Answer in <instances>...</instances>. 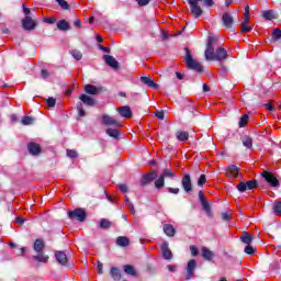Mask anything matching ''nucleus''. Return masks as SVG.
Masks as SVG:
<instances>
[{
    "mask_svg": "<svg viewBox=\"0 0 281 281\" xmlns=\"http://www.w3.org/2000/svg\"><path fill=\"white\" fill-rule=\"evenodd\" d=\"M204 56L206 60H226L228 58L227 49L224 47H217L214 52V48L212 50H205Z\"/></svg>",
    "mask_w": 281,
    "mask_h": 281,
    "instance_id": "f03ea898",
    "label": "nucleus"
},
{
    "mask_svg": "<svg viewBox=\"0 0 281 281\" xmlns=\"http://www.w3.org/2000/svg\"><path fill=\"white\" fill-rule=\"evenodd\" d=\"M57 29L60 30L61 32H67V30H71V26L69 25V22L65 20H59L57 22Z\"/></svg>",
    "mask_w": 281,
    "mask_h": 281,
    "instance_id": "b1692460",
    "label": "nucleus"
},
{
    "mask_svg": "<svg viewBox=\"0 0 281 281\" xmlns=\"http://www.w3.org/2000/svg\"><path fill=\"white\" fill-rule=\"evenodd\" d=\"M273 210L277 216H281V201L274 202Z\"/></svg>",
    "mask_w": 281,
    "mask_h": 281,
    "instance_id": "79ce46f5",
    "label": "nucleus"
},
{
    "mask_svg": "<svg viewBox=\"0 0 281 281\" xmlns=\"http://www.w3.org/2000/svg\"><path fill=\"white\" fill-rule=\"evenodd\" d=\"M27 149L31 155H41V145L36 143H30Z\"/></svg>",
    "mask_w": 281,
    "mask_h": 281,
    "instance_id": "aec40b11",
    "label": "nucleus"
},
{
    "mask_svg": "<svg viewBox=\"0 0 281 281\" xmlns=\"http://www.w3.org/2000/svg\"><path fill=\"white\" fill-rule=\"evenodd\" d=\"M106 135H109V137H113L114 139H117V137H120V132L117 128H108Z\"/></svg>",
    "mask_w": 281,
    "mask_h": 281,
    "instance_id": "c9c22d12",
    "label": "nucleus"
},
{
    "mask_svg": "<svg viewBox=\"0 0 281 281\" xmlns=\"http://www.w3.org/2000/svg\"><path fill=\"white\" fill-rule=\"evenodd\" d=\"M140 82L146 87H148L149 89H155V91L159 89L158 83L155 82V80H153L150 77H140Z\"/></svg>",
    "mask_w": 281,
    "mask_h": 281,
    "instance_id": "dca6fc26",
    "label": "nucleus"
},
{
    "mask_svg": "<svg viewBox=\"0 0 281 281\" xmlns=\"http://www.w3.org/2000/svg\"><path fill=\"white\" fill-rule=\"evenodd\" d=\"M136 2L140 8H144V5H148L150 3V0H136Z\"/></svg>",
    "mask_w": 281,
    "mask_h": 281,
    "instance_id": "bf43d9fd",
    "label": "nucleus"
},
{
    "mask_svg": "<svg viewBox=\"0 0 281 281\" xmlns=\"http://www.w3.org/2000/svg\"><path fill=\"white\" fill-rule=\"evenodd\" d=\"M270 269H273V271H278L279 269H281V260L272 262L270 265Z\"/></svg>",
    "mask_w": 281,
    "mask_h": 281,
    "instance_id": "864d4df0",
    "label": "nucleus"
},
{
    "mask_svg": "<svg viewBox=\"0 0 281 281\" xmlns=\"http://www.w3.org/2000/svg\"><path fill=\"white\" fill-rule=\"evenodd\" d=\"M190 251L192 256H199V248H196V246H190Z\"/></svg>",
    "mask_w": 281,
    "mask_h": 281,
    "instance_id": "6e6d98bb",
    "label": "nucleus"
},
{
    "mask_svg": "<svg viewBox=\"0 0 281 281\" xmlns=\"http://www.w3.org/2000/svg\"><path fill=\"white\" fill-rule=\"evenodd\" d=\"M58 2V5H60V8L63 10H69V2L66 0H56Z\"/></svg>",
    "mask_w": 281,
    "mask_h": 281,
    "instance_id": "49530a36",
    "label": "nucleus"
},
{
    "mask_svg": "<svg viewBox=\"0 0 281 281\" xmlns=\"http://www.w3.org/2000/svg\"><path fill=\"white\" fill-rule=\"evenodd\" d=\"M22 26L24 30L32 32V30L36 29V22H34L31 16H25L22 20Z\"/></svg>",
    "mask_w": 281,
    "mask_h": 281,
    "instance_id": "ddd939ff",
    "label": "nucleus"
},
{
    "mask_svg": "<svg viewBox=\"0 0 281 281\" xmlns=\"http://www.w3.org/2000/svg\"><path fill=\"white\" fill-rule=\"evenodd\" d=\"M249 22H241V32L247 33L251 32V26L248 25Z\"/></svg>",
    "mask_w": 281,
    "mask_h": 281,
    "instance_id": "09e8293b",
    "label": "nucleus"
},
{
    "mask_svg": "<svg viewBox=\"0 0 281 281\" xmlns=\"http://www.w3.org/2000/svg\"><path fill=\"white\" fill-rule=\"evenodd\" d=\"M186 65L188 69H192V71H196L198 74H202L203 65L195 60L190 53H187L184 58Z\"/></svg>",
    "mask_w": 281,
    "mask_h": 281,
    "instance_id": "39448f33",
    "label": "nucleus"
},
{
    "mask_svg": "<svg viewBox=\"0 0 281 281\" xmlns=\"http://www.w3.org/2000/svg\"><path fill=\"white\" fill-rule=\"evenodd\" d=\"M119 190L123 193L128 192V187L126 184H119Z\"/></svg>",
    "mask_w": 281,
    "mask_h": 281,
    "instance_id": "680f3d73",
    "label": "nucleus"
},
{
    "mask_svg": "<svg viewBox=\"0 0 281 281\" xmlns=\"http://www.w3.org/2000/svg\"><path fill=\"white\" fill-rule=\"evenodd\" d=\"M55 258L59 265H63V267L67 266L68 259L64 251L57 250L55 252Z\"/></svg>",
    "mask_w": 281,
    "mask_h": 281,
    "instance_id": "6ab92c4d",
    "label": "nucleus"
},
{
    "mask_svg": "<svg viewBox=\"0 0 281 281\" xmlns=\"http://www.w3.org/2000/svg\"><path fill=\"white\" fill-rule=\"evenodd\" d=\"M155 179H157V171L145 173L140 179V186L143 187L148 186V183H153Z\"/></svg>",
    "mask_w": 281,
    "mask_h": 281,
    "instance_id": "9b49d317",
    "label": "nucleus"
},
{
    "mask_svg": "<svg viewBox=\"0 0 281 281\" xmlns=\"http://www.w3.org/2000/svg\"><path fill=\"white\" fill-rule=\"evenodd\" d=\"M272 38H273V41H280V38H281V30L280 29H274L273 30Z\"/></svg>",
    "mask_w": 281,
    "mask_h": 281,
    "instance_id": "c03bdc74",
    "label": "nucleus"
},
{
    "mask_svg": "<svg viewBox=\"0 0 281 281\" xmlns=\"http://www.w3.org/2000/svg\"><path fill=\"white\" fill-rule=\"evenodd\" d=\"M79 100L81 102L77 103V111L79 114V117H85L87 115V112L85 111V104L86 106H94L95 105V99L89 97L88 94H80Z\"/></svg>",
    "mask_w": 281,
    "mask_h": 281,
    "instance_id": "7ed1b4c3",
    "label": "nucleus"
},
{
    "mask_svg": "<svg viewBox=\"0 0 281 281\" xmlns=\"http://www.w3.org/2000/svg\"><path fill=\"white\" fill-rule=\"evenodd\" d=\"M156 117H158V120H164V111H157Z\"/></svg>",
    "mask_w": 281,
    "mask_h": 281,
    "instance_id": "338daca9",
    "label": "nucleus"
},
{
    "mask_svg": "<svg viewBox=\"0 0 281 281\" xmlns=\"http://www.w3.org/2000/svg\"><path fill=\"white\" fill-rule=\"evenodd\" d=\"M123 269L127 276H137V271L135 270V267H133L132 265H125Z\"/></svg>",
    "mask_w": 281,
    "mask_h": 281,
    "instance_id": "473e14b6",
    "label": "nucleus"
},
{
    "mask_svg": "<svg viewBox=\"0 0 281 281\" xmlns=\"http://www.w3.org/2000/svg\"><path fill=\"white\" fill-rule=\"evenodd\" d=\"M199 200L201 202L202 209L206 212L207 216H212V209L210 207V202H207V198H205V193L203 191H199Z\"/></svg>",
    "mask_w": 281,
    "mask_h": 281,
    "instance_id": "1a4fd4ad",
    "label": "nucleus"
},
{
    "mask_svg": "<svg viewBox=\"0 0 281 281\" xmlns=\"http://www.w3.org/2000/svg\"><path fill=\"white\" fill-rule=\"evenodd\" d=\"M214 43H216V38L210 36L207 40V44H206V49L205 52H211L214 49Z\"/></svg>",
    "mask_w": 281,
    "mask_h": 281,
    "instance_id": "e433bc0d",
    "label": "nucleus"
},
{
    "mask_svg": "<svg viewBox=\"0 0 281 281\" xmlns=\"http://www.w3.org/2000/svg\"><path fill=\"white\" fill-rule=\"evenodd\" d=\"M164 233L166 234V236H169V238H172V236L177 234V231L175 229V226H172V224H165Z\"/></svg>",
    "mask_w": 281,
    "mask_h": 281,
    "instance_id": "4be33fe9",
    "label": "nucleus"
},
{
    "mask_svg": "<svg viewBox=\"0 0 281 281\" xmlns=\"http://www.w3.org/2000/svg\"><path fill=\"white\" fill-rule=\"evenodd\" d=\"M261 176L267 181V183H269L272 188H280V181L278 180L276 175L269 171H263Z\"/></svg>",
    "mask_w": 281,
    "mask_h": 281,
    "instance_id": "0eeeda50",
    "label": "nucleus"
},
{
    "mask_svg": "<svg viewBox=\"0 0 281 281\" xmlns=\"http://www.w3.org/2000/svg\"><path fill=\"white\" fill-rule=\"evenodd\" d=\"M160 249L162 251V258L165 260H172V250H170L168 241H164L160 246Z\"/></svg>",
    "mask_w": 281,
    "mask_h": 281,
    "instance_id": "4468645a",
    "label": "nucleus"
},
{
    "mask_svg": "<svg viewBox=\"0 0 281 281\" xmlns=\"http://www.w3.org/2000/svg\"><path fill=\"white\" fill-rule=\"evenodd\" d=\"M101 124H103L104 126H122V123L117 119L112 117L109 114L102 115Z\"/></svg>",
    "mask_w": 281,
    "mask_h": 281,
    "instance_id": "6e6552de",
    "label": "nucleus"
},
{
    "mask_svg": "<svg viewBox=\"0 0 281 281\" xmlns=\"http://www.w3.org/2000/svg\"><path fill=\"white\" fill-rule=\"evenodd\" d=\"M167 192H169L170 194H179L180 190L179 188H167Z\"/></svg>",
    "mask_w": 281,
    "mask_h": 281,
    "instance_id": "13d9d810",
    "label": "nucleus"
},
{
    "mask_svg": "<svg viewBox=\"0 0 281 281\" xmlns=\"http://www.w3.org/2000/svg\"><path fill=\"white\" fill-rule=\"evenodd\" d=\"M266 109H268V111H276V106L272 103H267Z\"/></svg>",
    "mask_w": 281,
    "mask_h": 281,
    "instance_id": "69168bd1",
    "label": "nucleus"
},
{
    "mask_svg": "<svg viewBox=\"0 0 281 281\" xmlns=\"http://www.w3.org/2000/svg\"><path fill=\"white\" fill-rule=\"evenodd\" d=\"M85 91L89 95H98V93H100V88H98V87H95L93 85H86L85 86Z\"/></svg>",
    "mask_w": 281,
    "mask_h": 281,
    "instance_id": "412c9836",
    "label": "nucleus"
},
{
    "mask_svg": "<svg viewBox=\"0 0 281 281\" xmlns=\"http://www.w3.org/2000/svg\"><path fill=\"white\" fill-rule=\"evenodd\" d=\"M166 186V179L161 176L158 177V179L155 180V188L157 190H161Z\"/></svg>",
    "mask_w": 281,
    "mask_h": 281,
    "instance_id": "72a5a7b5",
    "label": "nucleus"
},
{
    "mask_svg": "<svg viewBox=\"0 0 281 281\" xmlns=\"http://www.w3.org/2000/svg\"><path fill=\"white\" fill-rule=\"evenodd\" d=\"M22 124H23V126H30V125L34 124V117H32V116H24L22 119Z\"/></svg>",
    "mask_w": 281,
    "mask_h": 281,
    "instance_id": "58836bf2",
    "label": "nucleus"
},
{
    "mask_svg": "<svg viewBox=\"0 0 281 281\" xmlns=\"http://www.w3.org/2000/svg\"><path fill=\"white\" fill-rule=\"evenodd\" d=\"M33 249L37 254L33 256V260H35V262H43V265H47V262H49V256L45 255V241L43 239H35Z\"/></svg>",
    "mask_w": 281,
    "mask_h": 281,
    "instance_id": "f257e3e1",
    "label": "nucleus"
},
{
    "mask_svg": "<svg viewBox=\"0 0 281 281\" xmlns=\"http://www.w3.org/2000/svg\"><path fill=\"white\" fill-rule=\"evenodd\" d=\"M206 181H207L206 176L205 175H201L200 178L198 179V186L200 188H203V186H205Z\"/></svg>",
    "mask_w": 281,
    "mask_h": 281,
    "instance_id": "a18cd8bd",
    "label": "nucleus"
},
{
    "mask_svg": "<svg viewBox=\"0 0 281 281\" xmlns=\"http://www.w3.org/2000/svg\"><path fill=\"white\" fill-rule=\"evenodd\" d=\"M46 104L49 106V109L56 106V99L54 98H48L47 101H46Z\"/></svg>",
    "mask_w": 281,
    "mask_h": 281,
    "instance_id": "5fc2aeb1",
    "label": "nucleus"
},
{
    "mask_svg": "<svg viewBox=\"0 0 281 281\" xmlns=\"http://www.w3.org/2000/svg\"><path fill=\"white\" fill-rule=\"evenodd\" d=\"M196 269V260H189L186 268V280H192V276H194V271Z\"/></svg>",
    "mask_w": 281,
    "mask_h": 281,
    "instance_id": "9d476101",
    "label": "nucleus"
},
{
    "mask_svg": "<svg viewBox=\"0 0 281 281\" xmlns=\"http://www.w3.org/2000/svg\"><path fill=\"white\" fill-rule=\"evenodd\" d=\"M262 16H263V19H266V21H273V19H278V16H276V12H273V10L263 11Z\"/></svg>",
    "mask_w": 281,
    "mask_h": 281,
    "instance_id": "c756f323",
    "label": "nucleus"
},
{
    "mask_svg": "<svg viewBox=\"0 0 281 281\" xmlns=\"http://www.w3.org/2000/svg\"><path fill=\"white\" fill-rule=\"evenodd\" d=\"M245 254H248V256H254V254H256V248L252 247L250 244H248L245 249H244Z\"/></svg>",
    "mask_w": 281,
    "mask_h": 281,
    "instance_id": "37998d69",
    "label": "nucleus"
},
{
    "mask_svg": "<svg viewBox=\"0 0 281 281\" xmlns=\"http://www.w3.org/2000/svg\"><path fill=\"white\" fill-rule=\"evenodd\" d=\"M236 188H237L238 192H247L246 182H239Z\"/></svg>",
    "mask_w": 281,
    "mask_h": 281,
    "instance_id": "de8ad7c7",
    "label": "nucleus"
},
{
    "mask_svg": "<svg viewBox=\"0 0 281 281\" xmlns=\"http://www.w3.org/2000/svg\"><path fill=\"white\" fill-rule=\"evenodd\" d=\"M168 271H170L171 273H175V271H177V267L172 266V265H168L167 266Z\"/></svg>",
    "mask_w": 281,
    "mask_h": 281,
    "instance_id": "0e129e2a",
    "label": "nucleus"
},
{
    "mask_svg": "<svg viewBox=\"0 0 281 281\" xmlns=\"http://www.w3.org/2000/svg\"><path fill=\"white\" fill-rule=\"evenodd\" d=\"M68 217L75 221H79V223H85V221H87V212H85L82 209L68 211Z\"/></svg>",
    "mask_w": 281,
    "mask_h": 281,
    "instance_id": "423d86ee",
    "label": "nucleus"
},
{
    "mask_svg": "<svg viewBox=\"0 0 281 281\" xmlns=\"http://www.w3.org/2000/svg\"><path fill=\"white\" fill-rule=\"evenodd\" d=\"M247 122H249V115L245 114L239 120V128H245V126H247Z\"/></svg>",
    "mask_w": 281,
    "mask_h": 281,
    "instance_id": "4c0bfd02",
    "label": "nucleus"
},
{
    "mask_svg": "<svg viewBox=\"0 0 281 281\" xmlns=\"http://www.w3.org/2000/svg\"><path fill=\"white\" fill-rule=\"evenodd\" d=\"M124 203L128 207V210H131V212H133V214H135V206L131 203V200L128 198H125Z\"/></svg>",
    "mask_w": 281,
    "mask_h": 281,
    "instance_id": "8fccbe9b",
    "label": "nucleus"
},
{
    "mask_svg": "<svg viewBox=\"0 0 281 281\" xmlns=\"http://www.w3.org/2000/svg\"><path fill=\"white\" fill-rule=\"evenodd\" d=\"M116 245L119 247H128V245H131V240H128L127 237L120 236L116 238Z\"/></svg>",
    "mask_w": 281,
    "mask_h": 281,
    "instance_id": "393cba45",
    "label": "nucleus"
},
{
    "mask_svg": "<svg viewBox=\"0 0 281 281\" xmlns=\"http://www.w3.org/2000/svg\"><path fill=\"white\" fill-rule=\"evenodd\" d=\"M103 60H105V65H109V67H112V69H120V63H117V59L111 55H104Z\"/></svg>",
    "mask_w": 281,
    "mask_h": 281,
    "instance_id": "2eb2a0df",
    "label": "nucleus"
},
{
    "mask_svg": "<svg viewBox=\"0 0 281 281\" xmlns=\"http://www.w3.org/2000/svg\"><path fill=\"white\" fill-rule=\"evenodd\" d=\"M41 76L43 80H47V78H49V71H47L46 69H42Z\"/></svg>",
    "mask_w": 281,
    "mask_h": 281,
    "instance_id": "052dcab7",
    "label": "nucleus"
},
{
    "mask_svg": "<svg viewBox=\"0 0 281 281\" xmlns=\"http://www.w3.org/2000/svg\"><path fill=\"white\" fill-rule=\"evenodd\" d=\"M249 19H251V16L249 15V4H247L245 7V19H244V23H249Z\"/></svg>",
    "mask_w": 281,
    "mask_h": 281,
    "instance_id": "603ef678",
    "label": "nucleus"
},
{
    "mask_svg": "<svg viewBox=\"0 0 281 281\" xmlns=\"http://www.w3.org/2000/svg\"><path fill=\"white\" fill-rule=\"evenodd\" d=\"M72 58H75V60H82V53L78 49H74L70 52Z\"/></svg>",
    "mask_w": 281,
    "mask_h": 281,
    "instance_id": "a19ab883",
    "label": "nucleus"
},
{
    "mask_svg": "<svg viewBox=\"0 0 281 281\" xmlns=\"http://www.w3.org/2000/svg\"><path fill=\"white\" fill-rule=\"evenodd\" d=\"M110 274H111V278H113V280H115V281L122 279V274L120 273V269H117L116 267L111 268Z\"/></svg>",
    "mask_w": 281,
    "mask_h": 281,
    "instance_id": "2f4dec72",
    "label": "nucleus"
},
{
    "mask_svg": "<svg viewBox=\"0 0 281 281\" xmlns=\"http://www.w3.org/2000/svg\"><path fill=\"white\" fill-rule=\"evenodd\" d=\"M160 176L164 177L165 179H168V178L175 179V177H177V175L172 172V169H168V168L162 169V172Z\"/></svg>",
    "mask_w": 281,
    "mask_h": 281,
    "instance_id": "c85d7f7f",
    "label": "nucleus"
},
{
    "mask_svg": "<svg viewBox=\"0 0 281 281\" xmlns=\"http://www.w3.org/2000/svg\"><path fill=\"white\" fill-rule=\"evenodd\" d=\"M23 12H24L25 16H30L32 11L30 9H27V7H25V4H23Z\"/></svg>",
    "mask_w": 281,
    "mask_h": 281,
    "instance_id": "e2e57ef3",
    "label": "nucleus"
},
{
    "mask_svg": "<svg viewBox=\"0 0 281 281\" xmlns=\"http://www.w3.org/2000/svg\"><path fill=\"white\" fill-rule=\"evenodd\" d=\"M241 243H245V245H250V243L254 241V236L251 233L244 232L243 235L240 236Z\"/></svg>",
    "mask_w": 281,
    "mask_h": 281,
    "instance_id": "5701e85b",
    "label": "nucleus"
},
{
    "mask_svg": "<svg viewBox=\"0 0 281 281\" xmlns=\"http://www.w3.org/2000/svg\"><path fill=\"white\" fill-rule=\"evenodd\" d=\"M222 21L225 27H227V30L232 29V26L234 25V16H232L231 13L225 12L222 15Z\"/></svg>",
    "mask_w": 281,
    "mask_h": 281,
    "instance_id": "f3484780",
    "label": "nucleus"
},
{
    "mask_svg": "<svg viewBox=\"0 0 281 281\" xmlns=\"http://www.w3.org/2000/svg\"><path fill=\"white\" fill-rule=\"evenodd\" d=\"M102 269H103L102 262L98 261L97 271H98L99 276H102L104 273V271Z\"/></svg>",
    "mask_w": 281,
    "mask_h": 281,
    "instance_id": "4d7b16f0",
    "label": "nucleus"
},
{
    "mask_svg": "<svg viewBox=\"0 0 281 281\" xmlns=\"http://www.w3.org/2000/svg\"><path fill=\"white\" fill-rule=\"evenodd\" d=\"M117 111L121 117H125L126 120L133 117V111H131L130 106H120Z\"/></svg>",
    "mask_w": 281,
    "mask_h": 281,
    "instance_id": "a211bd4d",
    "label": "nucleus"
},
{
    "mask_svg": "<svg viewBox=\"0 0 281 281\" xmlns=\"http://www.w3.org/2000/svg\"><path fill=\"white\" fill-rule=\"evenodd\" d=\"M241 144L245 148H254V139L247 135L241 137Z\"/></svg>",
    "mask_w": 281,
    "mask_h": 281,
    "instance_id": "a878e982",
    "label": "nucleus"
},
{
    "mask_svg": "<svg viewBox=\"0 0 281 281\" xmlns=\"http://www.w3.org/2000/svg\"><path fill=\"white\" fill-rule=\"evenodd\" d=\"M181 186L184 192H192V178L189 173H184L181 180Z\"/></svg>",
    "mask_w": 281,
    "mask_h": 281,
    "instance_id": "f8f14e48",
    "label": "nucleus"
},
{
    "mask_svg": "<svg viewBox=\"0 0 281 281\" xmlns=\"http://www.w3.org/2000/svg\"><path fill=\"white\" fill-rule=\"evenodd\" d=\"M227 171L229 172V177H233V179L238 177V167L236 165L228 166Z\"/></svg>",
    "mask_w": 281,
    "mask_h": 281,
    "instance_id": "7c9ffc66",
    "label": "nucleus"
},
{
    "mask_svg": "<svg viewBox=\"0 0 281 281\" xmlns=\"http://www.w3.org/2000/svg\"><path fill=\"white\" fill-rule=\"evenodd\" d=\"M202 257L204 258V260H212V258H214V252L210 250V248L203 247Z\"/></svg>",
    "mask_w": 281,
    "mask_h": 281,
    "instance_id": "bb28decb",
    "label": "nucleus"
},
{
    "mask_svg": "<svg viewBox=\"0 0 281 281\" xmlns=\"http://www.w3.org/2000/svg\"><path fill=\"white\" fill-rule=\"evenodd\" d=\"M99 225L101 229H109L113 225V223H111V221L106 218H101Z\"/></svg>",
    "mask_w": 281,
    "mask_h": 281,
    "instance_id": "f704fd0d",
    "label": "nucleus"
},
{
    "mask_svg": "<svg viewBox=\"0 0 281 281\" xmlns=\"http://www.w3.org/2000/svg\"><path fill=\"white\" fill-rule=\"evenodd\" d=\"M199 1H203L206 8L214 5V0H189L188 3L191 8V13L194 14L196 19L203 14V10L199 7Z\"/></svg>",
    "mask_w": 281,
    "mask_h": 281,
    "instance_id": "20e7f679",
    "label": "nucleus"
},
{
    "mask_svg": "<svg viewBox=\"0 0 281 281\" xmlns=\"http://www.w3.org/2000/svg\"><path fill=\"white\" fill-rule=\"evenodd\" d=\"M67 157H69L70 159H76V157H78V151L74 149H67Z\"/></svg>",
    "mask_w": 281,
    "mask_h": 281,
    "instance_id": "3c124183",
    "label": "nucleus"
},
{
    "mask_svg": "<svg viewBox=\"0 0 281 281\" xmlns=\"http://www.w3.org/2000/svg\"><path fill=\"white\" fill-rule=\"evenodd\" d=\"M176 136H177V139H179V142H188V139L190 138V134L183 131H178L176 133Z\"/></svg>",
    "mask_w": 281,
    "mask_h": 281,
    "instance_id": "cd10ccee",
    "label": "nucleus"
},
{
    "mask_svg": "<svg viewBox=\"0 0 281 281\" xmlns=\"http://www.w3.org/2000/svg\"><path fill=\"white\" fill-rule=\"evenodd\" d=\"M222 218H223V221H231L232 217L229 216V214L223 213Z\"/></svg>",
    "mask_w": 281,
    "mask_h": 281,
    "instance_id": "774afa93",
    "label": "nucleus"
},
{
    "mask_svg": "<svg viewBox=\"0 0 281 281\" xmlns=\"http://www.w3.org/2000/svg\"><path fill=\"white\" fill-rule=\"evenodd\" d=\"M246 183V190H254L255 188H258V182L256 180H249Z\"/></svg>",
    "mask_w": 281,
    "mask_h": 281,
    "instance_id": "ea45409f",
    "label": "nucleus"
}]
</instances>
